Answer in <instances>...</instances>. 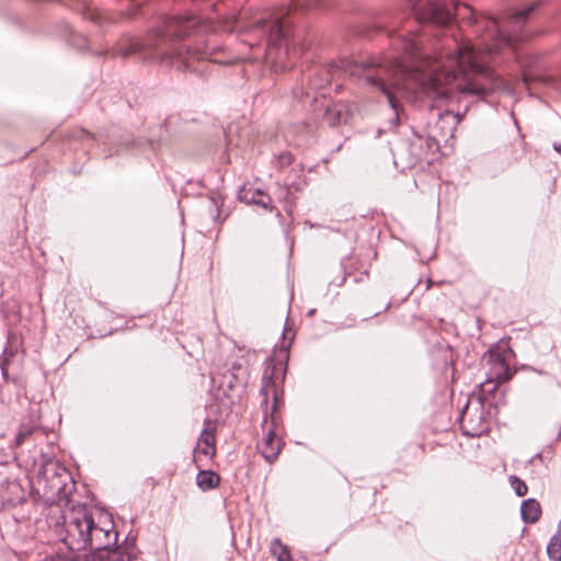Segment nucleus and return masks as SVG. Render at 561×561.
<instances>
[{
	"label": "nucleus",
	"mask_w": 561,
	"mask_h": 561,
	"mask_svg": "<svg viewBox=\"0 0 561 561\" xmlns=\"http://www.w3.org/2000/svg\"><path fill=\"white\" fill-rule=\"evenodd\" d=\"M556 535H561V520L558 523V531Z\"/></svg>",
	"instance_id": "28"
},
{
	"label": "nucleus",
	"mask_w": 561,
	"mask_h": 561,
	"mask_svg": "<svg viewBox=\"0 0 561 561\" xmlns=\"http://www.w3.org/2000/svg\"><path fill=\"white\" fill-rule=\"evenodd\" d=\"M293 162V156L288 152H284L278 157V163L280 167L289 165Z\"/></svg>",
	"instance_id": "25"
},
{
	"label": "nucleus",
	"mask_w": 561,
	"mask_h": 561,
	"mask_svg": "<svg viewBox=\"0 0 561 561\" xmlns=\"http://www.w3.org/2000/svg\"><path fill=\"white\" fill-rule=\"evenodd\" d=\"M38 483L43 484L47 496L58 501V505L50 510L51 514L55 510L58 514L61 513V505L67 510L76 506V501L72 499L76 483L71 473L64 466L55 461L45 463L39 473Z\"/></svg>",
	"instance_id": "5"
},
{
	"label": "nucleus",
	"mask_w": 561,
	"mask_h": 561,
	"mask_svg": "<svg viewBox=\"0 0 561 561\" xmlns=\"http://www.w3.org/2000/svg\"><path fill=\"white\" fill-rule=\"evenodd\" d=\"M510 482H511V485L514 489L515 493L518 496H524L527 494L528 488H527L526 483L523 480H520L518 477L511 476Z\"/></svg>",
	"instance_id": "20"
},
{
	"label": "nucleus",
	"mask_w": 561,
	"mask_h": 561,
	"mask_svg": "<svg viewBox=\"0 0 561 561\" xmlns=\"http://www.w3.org/2000/svg\"><path fill=\"white\" fill-rule=\"evenodd\" d=\"M1 496L10 505H16L24 500V490L18 481H8Z\"/></svg>",
	"instance_id": "13"
},
{
	"label": "nucleus",
	"mask_w": 561,
	"mask_h": 561,
	"mask_svg": "<svg viewBox=\"0 0 561 561\" xmlns=\"http://www.w3.org/2000/svg\"><path fill=\"white\" fill-rule=\"evenodd\" d=\"M355 108V105L347 103H332L325 107L323 121L329 126L346 124L354 114Z\"/></svg>",
	"instance_id": "7"
},
{
	"label": "nucleus",
	"mask_w": 561,
	"mask_h": 561,
	"mask_svg": "<svg viewBox=\"0 0 561 561\" xmlns=\"http://www.w3.org/2000/svg\"><path fill=\"white\" fill-rule=\"evenodd\" d=\"M276 370L277 368L274 362H268L266 364L262 376V385L260 390L261 396L263 397L261 407L265 414L262 422V427L265 430L268 417H271V427L267 430L263 440L257 445V449L262 457L270 463L277 459L282 450L280 439L276 438V417L274 416L279 400V391L275 377Z\"/></svg>",
	"instance_id": "4"
},
{
	"label": "nucleus",
	"mask_w": 561,
	"mask_h": 561,
	"mask_svg": "<svg viewBox=\"0 0 561 561\" xmlns=\"http://www.w3.org/2000/svg\"><path fill=\"white\" fill-rule=\"evenodd\" d=\"M220 482V477L211 470H201L196 477V483L203 491L215 489Z\"/></svg>",
	"instance_id": "14"
},
{
	"label": "nucleus",
	"mask_w": 561,
	"mask_h": 561,
	"mask_svg": "<svg viewBox=\"0 0 561 561\" xmlns=\"http://www.w3.org/2000/svg\"><path fill=\"white\" fill-rule=\"evenodd\" d=\"M38 428L39 425L35 421L22 423L15 436V445H22L25 439L35 433Z\"/></svg>",
	"instance_id": "15"
},
{
	"label": "nucleus",
	"mask_w": 561,
	"mask_h": 561,
	"mask_svg": "<svg viewBox=\"0 0 561 561\" xmlns=\"http://www.w3.org/2000/svg\"><path fill=\"white\" fill-rule=\"evenodd\" d=\"M501 371H495L484 382L481 383V390L484 393L493 394L500 383L508 381L513 377V373L504 362L500 363Z\"/></svg>",
	"instance_id": "10"
},
{
	"label": "nucleus",
	"mask_w": 561,
	"mask_h": 561,
	"mask_svg": "<svg viewBox=\"0 0 561 561\" xmlns=\"http://www.w3.org/2000/svg\"><path fill=\"white\" fill-rule=\"evenodd\" d=\"M271 551L273 556L276 557L277 561H290L291 557L288 551V548L282 543V541L276 538L271 543Z\"/></svg>",
	"instance_id": "16"
},
{
	"label": "nucleus",
	"mask_w": 561,
	"mask_h": 561,
	"mask_svg": "<svg viewBox=\"0 0 561 561\" xmlns=\"http://www.w3.org/2000/svg\"><path fill=\"white\" fill-rule=\"evenodd\" d=\"M553 561H561V553L552 558Z\"/></svg>",
	"instance_id": "29"
},
{
	"label": "nucleus",
	"mask_w": 561,
	"mask_h": 561,
	"mask_svg": "<svg viewBox=\"0 0 561 561\" xmlns=\"http://www.w3.org/2000/svg\"><path fill=\"white\" fill-rule=\"evenodd\" d=\"M561 553V535H554L547 547V554L550 559Z\"/></svg>",
	"instance_id": "18"
},
{
	"label": "nucleus",
	"mask_w": 561,
	"mask_h": 561,
	"mask_svg": "<svg viewBox=\"0 0 561 561\" xmlns=\"http://www.w3.org/2000/svg\"><path fill=\"white\" fill-rule=\"evenodd\" d=\"M55 519L54 531L72 552H83L84 561H131L127 547H116L118 534L110 520L95 522L84 506H72Z\"/></svg>",
	"instance_id": "3"
},
{
	"label": "nucleus",
	"mask_w": 561,
	"mask_h": 561,
	"mask_svg": "<svg viewBox=\"0 0 561 561\" xmlns=\"http://www.w3.org/2000/svg\"><path fill=\"white\" fill-rule=\"evenodd\" d=\"M539 2L511 14L501 24L492 16H482L477 23L483 28L482 43L479 46L460 44L450 39L454 48L424 51L421 39L410 30L391 34L393 45L402 50L403 59L394 58L387 62H357L342 59L339 64L321 69L324 80L311 81L313 89H322L336 77H353L360 80L373 91L381 92L393 111V124L399 122L398 95L410 98L419 93L432 99H445L454 90L488 101L494 92L510 91V83L486 65V57L501 54L502 49H512L518 42L517 31L526 23L529 14Z\"/></svg>",
	"instance_id": "1"
},
{
	"label": "nucleus",
	"mask_w": 561,
	"mask_h": 561,
	"mask_svg": "<svg viewBox=\"0 0 561 561\" xmlns=\"http://www.w3.org/2000/svg\"><path fill=\"white\" fill-rule=\"evenodd\" d=\"M431 285H432V279H428V280H427L426 289H428V288L431 287Z\"/></svg>",
	"instance_id": "30"
},
{
	"label": "nucleus",
	"mask_w": 561,
	"mask_h": 561,
	"mask_svg": "<svg viewBox=\"0 0 561 561\" xmlns=\"http://www.w3.org/2000/svg\"><path fill=\"white\" fill-rule=\"evenodd\" d=\"M272 199L268 195L260 191L259 198L254 203V205H259L263 207L264 209H268L271 207Z\"/></svg>",
	"instance_id": "22"
},
{
	"label": "nucleus",
	"mask_w": 561,
	"mask_h": 561,
	"mask_svg": "<svg viewBox=\"0 0 561 561\" xmlns=\"http://www.w3.org/2000/svg\"><path fill=\"white\" fill-rule=\"evenodd\" d=\"M80 558H81L80 554L72 552V554L69 558L56 556V557H51L50 559H48L46 561H80ZM82 561H84V559Z\"/></svg>",
	"instance_id": "24"
},
{
	"label": "nucleus",
	"mask_w": 561,
	"mask_h": 561,
	"mask_svg": "<svg viewBox=\"0 0 561 561\" xmlns=\"http://www.w3.org/2000/svg\"><path fill=\"white\" fill-rule=\"evenodd\" d=\"M136 14L135 10L119 13H105L98 10H91L87 13V18L99 25L115 24L121 19L131 18Z\"/></svg>",
	"instance_id": "11"
},
{
	"label": "nucleus",
	"mask_w": 561,
	"mask_h": 561,
	"mask_svg": "<svg viewBox=\"0 0 561 561\" xmlns=\"http://www.w3.org/2000/svg\"><path fill=\"white\" fill-rule=\"evenodd\" d=\"M439 123H447L449 125L448 133L451 134L455 125L458 123V118L453 112L445 111L443 113H438V124Z\"/></svg>",
	"instance_id": "19"
},
{
	"label": "nucleus",
	"mask_w": 561,
	"mask_h": 561,
	"mask_svg": "<svg viewBox=\"0 0 561 561\" xmlns=\"http://www.w3.org/2000/svg\"><path fill=\"white\" fill-rule=\"evenodd\" d=\"M10 356H12V353L11 352L9 353L8 351H5L3 357L0 359L1 373L5 380L9 379L8 365L10 363Z\"/></svg>",
	"instance_id": "21"
},
{
	"label": "nucleus",
	"mask_w": 561,
	"mask_h": 561,
	"mask_svg": "<svg viewBox=\"0 0 561 561\" xmlns=\"http://www.w3.org/2000/svg\"><path fill=\"white\" fill-rule=\"evenodd\" d=\"M331 0H306L307 4L318 9H328Z\"/></svg>",
	"instance_id": "23"
},
{
	"label": "nucleus",
	"mask_w": 561,
	"mask_h": 561,
	"mask_svg": "<svg viewBox=\"0 0 561 561\" xmlns=\"http://www.w3.org/2000/svg\"><path fill=\"white\" fill-rule=\"evenodd\" d=\"M259 188L243 186L239 192V198L245 204H254L260 195Z\"/></svg>",
	"instance_id": "17"
},
{
	"label": "nucleus",
	"mask_w": 561,
	"mask_h": 561,
	"mask_svg": "<svg viewBox=\"0 0 561 561\" xmlns=\"http://www.w3.org/2000/svg\"><path fill=\"white\" fill-rule=\"evenodd\" d=\"M289 11L283 5L257 12L249 20L244 16H230L218 22L202 20L196 15L171 16L144 39L124 35L104 54L122 58L138 54L179 70L197 71L194 62L208 59L214 48L207 45L203 49L193 47L191 37L236 31L245 34L244 42L257 49L255 59L262 57L275 71L285 70L294 65L299 54L293 31L295 21L287 20Z\"/></svg>",
	"instance_id": "2"
},
{
	"label": "nucleus",
	"mask_w": 561,
	"mask_h": 561,
	"mask_svg": "<svg viewBox=\"0 0 561 561\" xmlns=\"http://www.w3.org/2000/svg\"><path fill=\"white\" fill-rule=\"evenodd\" d=\"M553 149L561 154V142L560 144L554 142Z\"/></svg>",
	"instance_id": "27"
},
{
	"label": "nucleus",
	"mask_w": 561,
	"mask_h": 561,
	"mask_svg": "<svg viewBox=\"0 0 561 561\" xmlns=\"http://www.w3.org/2000/svg\"><path fill=\"white\" fill-rule=\"evenodd\" d=\"M524 369H526V370H531V371H534V373H536V374H538V375H546V374H547V373H546L545 370H542V369H537V368H535V367H530V366H525V367H524Z\"/></svg>",
	"instance_id": "26"
},
{
	"label": "nucleus",
	"mask_w": 561,
	"mask_h": 561,
	"mask_svg": "<svg viewBox=\"0 0 561 561\" xmlns=\"http://www.w3.org/2000/svg\"><path fill=\"white\" fill-rule=\"evenodd\" d=\"M522 519L525 523H536L541 516V506L535 499L523 501L520 506Z\"/></svg>",
	"instance_id": "12"
},
{
	"label": "nucleus",
	"mask_w": 561,
	"mask_h": 561,
	"mask_svg": "<svg viewBox=\"0 0 561 561\" xmlns=\"http://www.w3.org/2000/svg\"><path fill=\"white\" fill-rule=\"evenodd\" d=\"M419 24L446 26L451 22V8H457L455 0H408Z\"/></svg>",
	"instance_id": "6"
},
{
	"label": "nucleus",
	"mask_w": 561,
	"mask_h": 561,
	"mask_svg": "<svg viewBox=\"0 0 561 561\" xmlns=\"http://www.w3.org/2000/svg\"><path fill=\"white\" fill-rule=\"evenodd\" d=\"M317 126L314 123L301 122L290 125L287 130V137H290L298 147L309 146L316 134Z\"/></svg>",
	"instance_id": "8"
},
{
	"label": "nucleus",
	"mask_w": 561,
	"mask_h": 561,
	"mask_svg": "<svg viewBox=\"0 0 561 561\" xmlns=\"http://www.w3.org/2000/svg\"><path fill=\"white\" fill-rule=\"evenodd\" d=\"M215 455V434L209 428H204L198 445L194 450V461L199 462L202 458L213 457Z\"/></svg>",
	"instance_id": "9"
}]
</instances>
